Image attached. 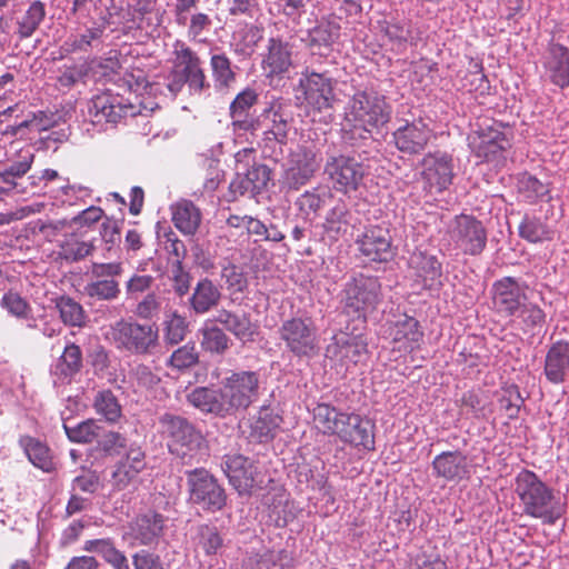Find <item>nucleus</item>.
<instances>
[{"instance_id":"41","label":"nucleus","mask_w":569,"mask_h":569,"mask_svg":"<svg viewBox=\"0 0 569 569\" xmlns=\"http://www.w3.org/2000/svg\"><path fill=\"white\" fill-rule=\"evenodd\" d=\"M263 38V28L254 23L239 24L232 34V47L236 53L250 57Z\"/></svg>"},{"instance_id":"50","label":"nucleus","mask_w":569,"mask_h":569,"mask_svg":"<svg viewBox=\"0 0 569 569\" xmlns=\"http://www.w3.org/2000/svg\"><path fill=\"white\" fill-rule=\"evenodd\" d=\"M68 439L76 443H91L100 435V427L93 419L79 422L76 426L63 423Z\"/></svg>"},{"instance_id":"28","label":"nucleus","mask_w":569,"mask_h":569,"mask_svg":"<svg viewBox=\"0 0 569 569\" xmlns=\"http://www.w3.org/2000/svg\"><path fill=\"white\" fill-rule=\"evenodd\" d=\"M410 266L421 279L425 289L438 291L442 287V263L436 256L416 251L410 257Z\"/></svg>"},{"instance_id":"7","label":"nucleus","mask_w":569,"mask_h":569,"mask_svg":"<svg viewBox=\"0 0 569 569\" xmlns=\"http://www.w3.org/2000/svg\"><path fill=\"white\" fill-rule=\"evenodd\" d=\"M111 336L118 348L133 355H151L159 347L158 328L150 323L119 320L111 327Z\"/></svg>"},{"instance_id":"45","label":"nucleus","mask_w":569,"mask_h":569,"mask_svg":"<svg viewBox=\"0 0 569 569\" xmlns=\"http://www.w3.org/2000/svg\"><path fill=\"white\" fill-rule=\"evenodd\" d=\"M213 322L212 320H208L201 329V347L204 351L223 355L229 349L230 339L226 332Z\"/></svg>"},{"instance_id":"55","label":"nucleus","mask_w":569,"mask_h":569,"mask_svg":"<svg viewBox=\"0 0 569 569\" xmlns=\"http://www.w3.org/2000/svg\"><path fill=\"white\" fill-rule=\"evenodd\" d=\"M212 77L218 87H229L236 79L231 61L224 53L212 54L210 59Z\"/></svg>"},{"instance_id":"59","label":"nucleus","mask_w":569,"mask_h":569,"mask_svg":"<svg viewBox=\"0 0 569 569\" xmlns=\"http://www.w3.org/2000/svg\"><path fill=\"white\" fill-rule=\"evenodd\" d=\"M88 63L91 67L90 72L99 78H111L121 69L117 51H110L107 57L92 59Z\"/></svg>"},{"instance_id":"11","label":"nucleus","mask_w":569,"mask_h":569,"mask_svg":"<svg viewBox=\"0 0 569 569\" xmlns=\"http://www.w3.org/2000/svg\"><path fill=\"white\" fill-rule=\"evenodd\" d=\"M319 167L317 152L312 148L297 144L288 153L280 183L289 191H297L313 178Z\"/></svg>"},{"instance_id":"63","label":"nucleus","mask_w":569,"mask_h":569,"mask_svg":"<svg viewBox=\"0 0 569 569\" xmlns=\"http://www.w3.org/2000/svg\"><path fill=\"white\" fill-rule=\"evenodd\" d=\"M518 188L520 193H522L525 198L530 202L537 200L538 198H542L549 192V189L545 183L529 173H523L520 177Z\"/></svg>"},{"instance_id":"18","label":"nucleus","mask_w":569,"mask_h":569,"mask_svg":"<svg viewBox=\"0 0 569 569\" xmlns=\"http://www.w3.org/2000/svg\"><path fill=\"white\" fill-rule=\"evenodd\" d=\"M296 98L301 106L330 107L333 100V87L331 78L325 73H318L306 69L301 72Z\"/></svg>"},{"instance_id":"42","label":"nucleus","mask_w":569,"mask_h":569,"mask_svg":"<svg viewBox=\"0 0 569 569\" xmlns=\"http://www.w3.org/2000/svg\"><path fill=\"white\" fill-rule=\"evenodd\" d=\"M19 443L34 467L46 472L54 469L50 449L44 442L31 436H22Z\"/></svg>"},{"instance_id":"12","label":"nucleus","mask_w":569,"mask_h":569,"mask_svg":"<svg viewBox=\"0 0 569 569\" xmlns=\"http://www.w3.org/2000/svg\"><path fill=\"white\" fill-rule=\"evenodd\" d=\"M325 173L337 192L349 194L362 184L367 167L355 157L338 154L327 159Z\"/></svg>"},{"instance_id":"20","label":"nucleus","mask_w":569,"mask_h":569,"mask_svg":"<svg viewBox=\"0 0 569 569\" xmlns=\"http://www.w3.org/2000/svg\"><path fill=\"white\" fill-rule=\"evenodd\" d=\"M389 119L387 109H348L341 130L347 140L366 139L372 129L383 126Z\"/></svg>"},{"instance_id":"29","label":"nucleus","mask_w":569,"mask_h":569,"mask_svg":"<svg viewBox=\"0 0 569 569\" xmlns=\"http://www.w3.org/2000/svg\"><path fill=\"white\" fill-rule=\"evenodd\" d=\"M96 250V238H89L87 231L77 229L64 234L59 243L58 258L67 262L83 260Z\"/></svg>"},{"instance_id":"35","label":"nucleus","mask_w":569,"mask_h":569,"mask_svg":"<svg viewBox=\"0 0 569 569\" xmlns=\"http://www.w3.org/2000/svg\"><path fill=\"white\" fill-rule=\"evenodd\" d=\"M282 422V417L270 406H261L250 423V438L258 442L272 440Z\"/></svg>"},{"instance_id":"25","label":"nucleus","mask_w":569,"mask_h":569,"mask_svg":"<svg viewBox=\"0 0 569 569\" xmlns=\"http://www.w3.org/2000/svg\"><path fill=\"white\" fill-rule=\"evenodd\" d=\"M432 470L437 478L459 482L470 473L468 457L460 450L443 451L433 458Z\"/></svg>"},{"instance_id":"8","label":"nucleus","mask_w":569,"mask_h":569,"mask_svg":"<svg viewBox=\"0 0 569 569\" xmlns=\"http://www.w3.org/2000/svg\"><path fill=\"white\" fill-rule=\"evenodd\" d=\"M279 338L296 357L310 358L318 352V328L311 317H291L279 327Z\"/></svg>"},{"instance_id":"60","label":"nucleus","mask_w":569,"mask_h":569,"mask_svg":"<svg viewBox=\"0 0 569 569\" xmlns=\"http://www.w3.org/2000/svg\"><path fill=\"white\" fill-rule=\"evenodd\" d=\"M326 194L319 188H312L298 197L296 206L305 216L317 213L325 206Z\"/></svg>"},{"instance_id":"61","label":"nucleus","mask_w":569,"mask_h":569,"mask_svg":"<svg viewBox=\"0 0 569 569\" xmlns=\"http://www.w3.org/2000/svg\"><path fill=\"white\" fill-rule=\"evenodd\" d=\"M60 118L58 110L52 111V109H43L39 110L38 113H34L32 119L24 120L19 123L18 127H26L33 131L41 132L54 127Z\"/></svg>"},{"instance_id":"1","label":"nucleus","mask_w":569,"mask_h":569,"mask_svg":"<svg viewBox=\"0 0 569 569\" xmlns=\"http://www.w3.org/2000/svg\"><path fill=\"white\" fill-rule=\"evenodd\" d=\"M515 492L526 516L540 519L552 526L563 513L555 491L540 477L529 469H522L515 477Z\"/></svg>"},{"instance_id":"34","label":"nucleus","mask_w":569,"mask_h":569,"mask_svg":"<svg viewBox=\"0 0 569 569\" xmlns=\"http://www.w3.org/2000/svg\"><path fill=\"white\" fill-rule=\"evenodd\" d=\"M395 142L397 148L407 153H418L429 141L430 130L419 121L418 123L406 124L399 128L395 133Z\"/></svg>"},{"instance_id":"23","label":"nucleus","mask_w":569,"mask_h":569,"mask_svg":"<svg viewBox=\"0 0 569 569\" xmlns=\"http://www.w3.org/2000/svg\"><path fill=\"white\" fill-rule=\"evenodd\" d=\"M386 333L391 340L392 349L402 353L420 349L425 336L419 321L407 315L390 322Z\"/></svg>"},{"instance_id":"54","label":"nucleus","mask_w":569,"mask_h":569,"mask_svg":"<svg viewBox=\"0 0 569 569\" xmlns=\"http://www.w3.org/2000/svg\"><path fill=\"white\" fill-rule=\"evenodd\" d=\"M0 305L9 315L17 319H31V305L16 291L10 290L6 292L1 298Z\"/></svg>"},{"instance_id":"37","label":"nucleus","mask_w":569,"mask_h":569,"mask_svg":"<svg viewBox=\"0 0 569 569\" xmlns=\"http://www.w3.org/2000/svg\"><path fill=\"white\" fill-rule=\"evenodd\" d=\"M347 413V411H341L329 403H318L312 409V418L318 431L323 436L336 438Z\"/></svg>"},{"instance_id":"2","label":"nucleus","mask_w":569,"mask_h":569,"mask_svg":"<svg viewBox=\"0 0 569 569\" xmlns=\"http://www.w3.org/2000/svg\"><path fill=\"white\" fill-rule=\"evenodd\" d=\"M159 425L170 453L180 458L183 463H198L206 455L208 446L203 435L187 418L164 413L160 417Z\"/></svg>"},{"instance_id":"19","label":"nucleus","mask_w":569,"mask_h":569,"mask_svg":"<svg viewBox=\"0 0 569 569\" xmlns=\"http://www.w3.org/2000/svg\"><path fill=\"white\" fill-rule=\"evenodd\" d=\"M337 438L358 450L373 451L376 449V423L367 416L348 412Z\"/></svg>"},{"instance_id":"39","label":"nucleus","mask_w":569,"mask_h":569,"mask_svg":"<svg viewBox=\"0 0 569 569\" xmlns=\"http://www.w3.org/2000/svg\"><path fill=\"white\" fill-rule=\"evenodd\" d=\"M220 299L219 288L210 279L204 278L196 284L190 297V307L196 313L202 315L217 307Z\"/></svg>"},{"instance_id":"44","label":"nucleus","mask_w":569,"mask_h":569,"mask_svg":"<svg viewBox=\"0 0 569 569\" xmlns=\"http://www.w3.org/2000/svg\"><path fill=\"white\" fill-rule=\"evenodd\" d=\"M341 26L335 14L321 19V21L310 30V43L319 47H331L340 38Z\"/></svg>"},{"instance_id":"49","label":"nucleus","mask_w":569,"mask_h":569,"mask_svg":"<svg viewBox=\"0 0 569 569\" xmlns=\"http://www.w3.org/2000/svg\"><path fill=\"white\" fill-rule=\"evenodd\" d=\"M44 4L39 0L33 1L18 22L20 38L31 37L44 19Z\"/></svg>"},{"instance_id":"53","label":"nucleus","mask_w":569,"mask_h":569,"mask_svg":"<svg viewBox=\"0 0 569 569\" xmlns=\"http://www.w3.org/2000/svg\"><path fill=\"white\" fill-rule=\"evenodd\" d=\"M518 313L525 333H535L536 329H541L546 323V312L536 303L525 301Z\"/></svg>"},{"instance_id":"24","label":"nucleus","mask_w":569,"mask_h":569,"mask_svg":"<svg viewBox=\"0 0 569 569\" xmlns=\"http://www.w3.org/2000/svg\"><path fill=\"white\" fill-rule=\"evenodd\" d=\"M147 467V456L141 446L131 443L117 461L112 472V486L121 491L128 488Z\"/></svg>"},{"instance_id":"17","label":"nucleus","mask_w":569,"mask_h":569,"mask_svg":"<svg viewBox=\"0 0 569 569\" xmlns=\"http://www.w3.org/2000/svg\"><path fill=\"white\" fill-rule=\"evenodd\" d=\"M528 286L513 277H502L491 287L493 311L501 317H513L527 300Z\"/></svg>"},{"instance_id":"43","label":"nucleus","mask_w":569,"mask_h":569,"mask_svg":"<svg viewBox=\"0 0 569 569\" xmlns=\"http://www.w3.org/2000/svg\"><path fill=\"white\" fill-rule=\"evenodd\" d=\"M83 549L99 553L113 569H131L126 555L110 539L88 540Z\"/></svg>"},{"instance_id":"56","label":"nucleus","mask_w":569,"mask_h":569,"mask_svg":"<svg viewBox=\"0 0 569 569\" xmlns=\"http://www.w3.org/2000/svg\"><path fill=\"white\" fill-rule=\"evenodd\" d=\"M462 88L469 92L483 94L490 88L487 76L483 73L482 63L471 60L470 69L462 78Z\"/></svg>"},{"instance_id":"13","label":"nucleus","mask_w":569,"mask_h":569,"mask_svg":"<svg viewBox=\"0 0 569 569\" xmlns=\"http://www.w3.org/2000/svg\"><path fill=\"white\" fill-rule=\"evenodd\" d=\"M360 257L367 262L387 263L396 256L390 230L385 224H369L355 240Z\"/></svg>"},{"instance_id":"15","label":"nucleus","mask_w":569,"mask_h":569,"mask_svg":"<svg viewBox=\"0 0 569 569\" xmlns=\"http://www.w3.org/2000/svg\"><path fill=\"white\" fill-rule=\"evenodd\" d=\"M222 470L230 485L240 493L249 495L256 488H260L263 477L257 463L240 453L226 455L222 461Z\"/></svg>"},{"instance_id":"62","label":"nucleus","mask_w":569,"mask_h":569,"mask_svg":"<svg viewBox=\"0 0 569 569\" xmlns=\"http://www.w3.org/2000/svg\"><path fill=\"white\" fill-rule=\"evenodd\" d=\"M347 214L348 210L345 203H338L331 208L323 222L325 232L336 238L347 224Z\"/></svg>"},{"instance_id":"6","label":"nucleus","mask_w":569,"mask_h":569,"mask_svg":"<svg viewBox=\"0 0 569 569\" xmlns=\"http://www.w3.org/2000/svg\"><path fill=\"white\" fill-rule=\"evenodd\" d=\"M172 47L171 77L173 80L168 86L170 91H174L183 83H188L190 90L194 93L208 88L209 83L206 81L198 54L181 40H176Z\"/></svg>"},{"instance_id":"57","label":"nucleus","mask_w":569,"mask_h":569,"mask_svg":"<svg viewBox=\"0 0 569 569\" xmlns=\"http://www.w3.org/2000/svg\"><path fill=\"white\" fill-rule=\"evenodd\" d=\"M91 67L87 60H81L72 64H64L60 69V76L58 77V83L61 87L70 88L82 81L90 72Z\"/></svg>"},{"instance_id":"64","label":"nucleus","mask_w":569,"mask_h":569,"mask_svg":"<svg viewBox=\"0 0 569 569\" xmlns=\"http://www.w3.org/2000/svg\"><path fill=\"white\" fill-rule=\"evenodd\" d=\"M199 545L206 555L211 556L221 549L223 540L217 528L204 525L199 528Z\"/></svg>"},{"instance_id":"32","label":"nucleus","mask_w":569,"mask_h":569,"mask_svg":"<svg viewBox=\"0 0 569 569\" xmlns=\"http://www.w3.org/2000/svg\"><path fill=\"white\" fill-rule=\"evenodd\" d=\"M82 367V350L78 345L70 342L64 347L61 356L52 366L51 375L60 383H70L73 377L81 371Z\"/></svg>"},{"instance_id":"58","label":"nucleus","mask_w":569,"mask_h":569,"mask_svg":"<svg viewBox=\"0 0 569 569\" xmlns=\"http://www.w3.org/2000/svg\"><path fill=\"white\" fill-rule=\"evenodd\" d=\"M199 353L193 343H187L172 352L168 366L178 371H183L197 365Z\"/></svg>"},{"instance_id":"3","label":"nucleus","mask_w":569,"mask_h":569,"mask_svg":"<svg viewBox=\"0 0 569 569\" xmlns=\"http://www.w3.org/2000/svg\"><path fill=\"white\" fill-rule=\"evenodd\" d=\"M501 128L496 122L480 126L468 138L472 156L496 170L506 167L512 149V134Z\"/></svg>"},{"instance_id":"22","label":"nucleus","mask_w":569,"mask_h":569,"mask_svg":"<svg viewBox=\"0 0 569 569\" xmlns=\"http://www.w3.org/2000/svg\"><path fill=\"white\" fill-rule=\"evenodd\" d=\"M164 522V517L156 511L138 515L129 522L123 539L130 540L131 546L154 545L163 535Z\"/></svg>"},{"instance_id":"26","label":"nucleus","mask_w":569,"mask_h":569,"mask_svg":"<svg viewBox=\"0 0 569 569\" xmlns=\"http://www.w3.org/2000/svg\"><path fill=\"white\" fill-rule=\"evenodd\" d=\"M292 66V47L281 38H269L261 67L268 78L281 76Z\"/></svg>"},{"instance_id":"38","label":"nucleus","mask_w":569,"mask_h":569,"mask_svg":"<svg viewBox=\"0 0 569 569\" xmlns=\"http://www.w3.org/2000/svg\"><path fill=\"white\" fill-rule=\"evenodd\" d=\"M104 212L100 207L91 206L80 213L74 216L70 221L59 220L54 222L43 223L40 227V232H42L46 237L56 236L59 231L64 229L66 227L78 226L80 228H90L99 220L102 219Z\"/></svg>"},{"instance_id":"51","label":"nucleus","mask_w":569,"mask_h":569,"mask_svg":"<svg viewBox=\"0 0 569 569\" xmlns=\"http://www.w3.org/2000/svg\"><path fill=\"white\" fill-rule=\"evenodd\" d=\"M213 21L208 13L197 11L190 14L187 36L189 40L199 43L208 41V34L212 28Z\"/></svg>"},{"instance_id":"27","label":"nucleus","mask_w":569,"mask_h":569,"mask_svg":"<svg viewBox=\"0 0 569 569\" xmlns=\"http://www.w3.org/2000/svg\"><path fill=\"white\" fill-rule=\"evenodd\" d=\"M546 77L560 88L569 86V49L559 43H551L542 57Z\"/></svg>"},{"instance_id":"10","label":"nucleus","mask_w":569,"mask_h":569,"mask_svg":"<svg viewBox=\"0 0 569 569\" xmlns=\"http://www.w3.org/2000/svg\"><path fill=\"white\" fill-rule=\"evenodd\" d=\"M189 500L208 512H217L224 508L227 493L218 480L204 468L187 471Z\"/></svg>"},{"instance_id":"21","label":"nucleus","mask_w":569,"mask_h":569,"mask_svg":"<svg viewBox=\"0 0 569 569\" xmlns=\"http://www.w3.org/2000/svg\"><path fill=\"white\" fill-rule=\"evenodd\" d=\"M453 179L452 158L446 153H429L422 160L421 180L423 190L440 193Z\"/></svg>"},{"instance_id":"33","label":"nucleus","mask_w":569,"mask_h":569,"mask_svg":"<svg viewBox=\"0 0 569 569\" xmlns=\"http://www.w3.org/2000/svg\"><path fill=\"white\" fill-rule=\"evenodd\" d=\"M569 370V342L558 340L551 345L545 359V375L552 383L565 381Z\"/></svg>"},{"instance_id":"16","label":"nucleus","mask_w":569,"mask_h":569,"mask_svg":"<svg viewBox=\"0 0 569 569\" xmlns=\"http://www.w3.org/2000/svg\"><path fill=\"white\" fill-rule=\"evenodd\" d=\"M122 271L121 262H93L89 270L91 281L84 286V293L100 301L116 300L120 295L116 277Z\"/></svg>"},{"instance_id":"52","label":"nucleus","mask_w":569,"mask_h":569,"mask_svg":"<svg viewBox=\"0 0 569 569\" xmlns=\"http://www.w3.org/2000/svg\"><path fill=\"white\" fill-rule=\"evenodd\" d=\"M500 409L505 411L510 420L518 419L525 399L521 396L517 385H509L502 388L501 396L498 399Z\"/></svg>"},{"instance_id":"31","label":"nucleus","mask_w":569,"mask_h":569,"mask_svg":"<svg viewBox=\"0 0 569 569\" xmlns=\"http://www.w3.org/2000/svg\"><path fill=\"white\" fill-rule=\"evenodd\" d=\"M173 226L184 236H194L201 224V210L188 199H180L170 207Z\"/></svg>"},{"instance_id":"9","label":"nucleus","mask_w":569,"mask_h":569,"mask_svg":"<svg viewBox=\"0 0 569 569\" xmlns=\"http://www.w3.org/2000/svg\"><path fill=\"white\" fill-rule=\"evenodd\" d=\"M447 233L455 248L466 256H480L487 247V229L482 221L472 214H457L451 220Z\"/></svg>"},{"instance_id":"46","label":"nucleus","mask_w":569,"mask_h":569,"mask_svg":"<svg viewBox=\"0 0 569 569\" xmlns=\"http://www.w3.org/2000/svg\"><path fill=\"white\" fill-rule=\"evenodd\" d=\"M56 308L66 326L83 327L86 323V311L83 307L69 296H61L56 299Z\"/></svg>"},{"instance_id":"47","label":"nucleus","mask_w":569,"mask_h":569,"mask_svg":"<svg viewBox=\"0 0 569 569\" xmlns=\"http://www.w3.org/2000/svg\"><path fill=\"white\" fill-rule=\"evenodd\" d=\"M96 412L108 422L116 423L122 416V408L111 390H100L93 400Z\"/></svg>"},{"instance_id":"5","label":"nucleus","mask_w":569,"mask_h":569,"mask_svg":"<svg viewBox=\"0 0 569 569\" xmlns=\"http://www.w3.org/2000/svg\"><path fill=\"white\" fill-rule=\"evenodd\" d=\"M230 416L246 411L260 396V375L251 370H230L220 382Z\"/></svg>"},{"instance_id":"40","label":"nucleus","mask_w":569,"mask_h":569,"mask_svg":"<svg viewBox=\"0 0 569 569\" xmlns=\"http://www.w3.org/2000/svg\"><path fill=\"white\" fill-rule=\"evenodd\" d=\"M34 160V153L30 149L19 151V160L10 164L7 169L0 170V181L4 184L0 187L1 193H10L18 189V179L22 178L30 169Z\"/></svg>"},{"instance_id":"48","label":"nucleus","mask_w":569,"mask_h":569,"mask_svg":"<svg viewBox=\"0 0 569 569\" xmlns=\"http://www.w3.org/2000/svg\"><path fill=\"white\" fill-rule=\"evenodd\" d=\"M518 229L519 236L531 243L550 241L553 238V231L539 218L525 217Z\"/></svg>"},{"instance_id":"36","label":"nucleus","mask_w":569,"mask_h":569,"mask_svg":"<svg viewBox=\"0 0 569 569\" xmlns=\"http://www.w3.org/2000/svg\"><path fill=\"white\" fill-rule=\"evenodd\" d=\"M212 321L222 325L233 336L243 341H252L258 330V327L252 323L247 313H234L227 309L218 310Z\"/></svg>"},{"instance_id":"4","label":"nucleus","mask_w":569,"mask_h":569,"mask_svg":"<svg viewBox=\"0 0 569 569\" xmlns=\"http://www.w3.org/2000/svg\"><path fill=\"white\" fill-rule=\"evenodd\" d=\"M343 311L362 325L367 315L376 310L381 301V283L376 276L359 273L345 286Z\"/></svg>"},{"instance_id":"30","label":"nucleus","mask_w":569,"mask_h":569,"mask_svg":"<svg viewBox=\"0 0 569 569\" xmlns=\"http://www.w3.org/2000/svg\"><path fill=\"white\" fill-rule=\"evenodd\" d=\"M188 402L202 413L226 418L230 416L221 389L197 387L187 395Z\"/></svg>"},{"instance_id":"14","label":"nucleus","mask_w":569,"mask_h":569,"mask_svg":"<svg viewBox=\"0 0 569 569\" xmlns=\"http://www.w3.org/2000/svg\"><path fill=\"white\" fill-rule=\"evenodd\" d=\"M326 355L347 370L367 360L369 350L362 333L339 331L326 348Z\"/></svg>"}]
</instances>
